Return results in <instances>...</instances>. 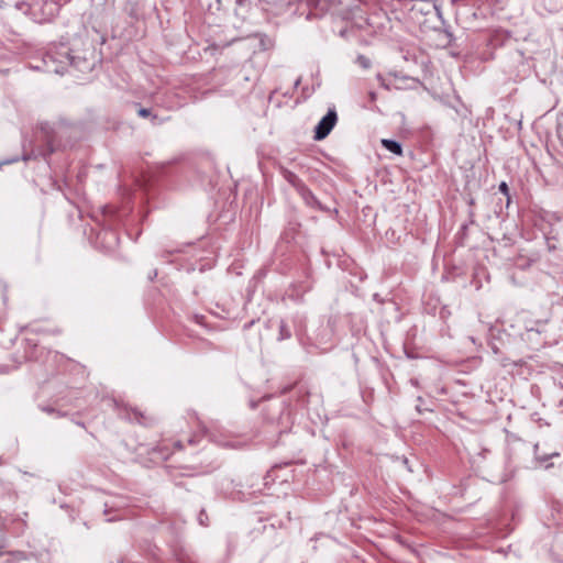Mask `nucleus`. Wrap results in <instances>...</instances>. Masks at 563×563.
<instances>
[{
    "mask_svg": "<svg viewBox=\"0 0 563 563\" xmlns=\"http://www.w3.org/2000/svg\"><path fill=\"white\" fill-rule=\"evenodd\" d=\"M357 63L363 67V68H368L369 67V59L365 56H358L357 57Z\"/></svg>",
    "mask_w": 563,
    "mask_h": 563,
    "instance_id": "7ed1b4c3",
    "label": "nucleus"
},
{
    "mask_svg": "<svg viewBox=\"0 0 563 563\" xmlns=\"http://www.w3.org/2000/svg\"><path fill=\"white\" fill-rule=\"evenodd\" d=\"M139 114H140L141 117H143V118H146V117H148V115H150V110H148V109H144V108H142V109H140V110H139Z\"/></svg>",
    "mask_w": 563,
    "mask_h": 563,
    "instance_id": "39448f33",
    "label": "nucleus"
},
{
    "mask_svg": "<svg viewBox=\"0 0 563 563\" xmlns=\"http://www.w3.org/2000/svg\"><path fill=\"white\" fill-rule=\"evenodd\" d=\"M382 144L386 150L390 151L391 153H394L396 155L402 154L401 145L396 141L383 139Z\"/></svg>",
    "mask_w": 563,
    "mask_h": 563,
    "instance_id": "f03ea898",
    "label": "nucleus"
},
{
    "mask_svg": "<svg viewBox=\"0 0 563 563\" xmlns=\"http://www.w3.org/2000/svg\"><path fill=\"white\" fill-rule=\"evenodd\" d=\"M499 190H500L503 194L508 195V186H507V184L503 181V183L499 185Z\"/></svg>",
    "mask_w": 563,
    "mask_h": 563,
    "instance_id": "20e7f679",
    "label": "nucleus"
},
{
    "mask_svg": "<svg viewBox=\"0 0 563 563\" xmlns=\"http://www.w3.org/2000/svg\"><path fill=\"white\" fill-rule=\"evenodd\" d=\"M338 117L334 109H330L328 113L320 120L314 130V139L320 141L329 135L336 123Z\"/></svg>",
    "mask_w": 563,
    "mask_h": 563,
    "instance_id": "f257e3e1",
    "label": "nucleus"
}]
</instances>
